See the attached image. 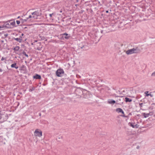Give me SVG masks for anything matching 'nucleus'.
<instances>
[{"mask_svg":"<svg viewBox=\"0 0 155 155\" xmlns=\"http://www.w3.org/2000/svg\"><path fill=\"white\" fill-rule=\"evenodd\" d=\"M39 16V12L35 11L31 13L28 15L26 18H21L20 19L21 22L22 24H25L27 22H32L34 21L35 19L38 18Z\"/></svg>","mask_w":155,"mask_h":155,"instance_id":"1","label":"nucleus"},{"mask_svg":"<svg viewBox=\"0 0 155 155\" xmlns=\"http://www.w3.org/2000/svg\"><path fill=\"white\" fill-rule=\"evenodd\" d=\"M141 49L138 47H135L129 49L124 51L127 55L131 54H137L141 51Z\"/></svg>","mask_w":155,"mask_h":155,"instance_id":"2","label":"nucleus"},{"mask_svg":"<svg viewBox=\"0 0 155 155\" xmlns=\"http://www.w3.org/2000/svg\"><path fill=\"white\" fill-rule=\"evenodd\" d=\"M34 135L36 137H41L42 136L41 131L39 129H36L34 132Z\"/></svg>","mask_w":155,"mask_h":155,"instance_id":"3","label":"nucleus"},{"mask_svg":"<svg viewBox=\"0 0 155 155\" xmlns=\"http://www.w3.org/2000/svg\"><path fill=\"white\" fill-rule=\"evenodd\" d=\"M1 23L3 24L4 29L5 28H12L9 21L6 22H2Z\"/></svg>","mask_w":155,"mask_h":155,"instance_id":"4","label":"nucleus"},{"mask_svg":"<svg viewBox=\"0 0 155 155\" xmlns=\"http://www.w3.org/2000/svg\"><path fill=\"white\" fill-rule=\"evenodd\" d=\"M64 73V71L63 69H58L56 72V75L58 77H61Z\"/></svg>","mask_w":155,"mask_h":155,"instance_id":"5","label":"nucleus"},{"mask_svg":"<svg viewBox=\"0 0 155 155\" xmlns=\"http://www.w3.org/2000/svg\"><path fill=\"white\" fill-rule=\"evenodd\" d=\"M129 125L133 128H137L139 127V125L137 124H135V123H133L132 122H129Z\"/></svg>","mask_w":155,"mask_h":155,"instance_id":"6","label":"nucleus"},{"mask_svg":"<svg viewBox=\"0 0 155 155\" xmlns=\"http://www.w3.org/2000/svg\"><path fill=\"white\" fill-rule=\"evenodd\" d=\"M116 111L118 113H121L122 114V116L125 117L124 113L123 110L120 108H117L116 109Z\"/></svg>","mask_w":155,"mask_h":155,"instance_id":"7","label":"nucleus"},{"mask_svg":"<svg viewBox=\"0 0 155 155\" xmlns=\"http://www.w3.org/2000/svg\"><path fill=\"white\" fill-rule=\"evenodd\" d=\"M9 22L10 24V25L12 28H13L15 27V23L14 21V20H11L9 21Z\"/></svg>","mask_w":155,"mask_h":155,"instance_id":"8","label":"nucleus"},{"mask_svg":"<svg viewBox=\"0 0 155 155\" xmlns=\"http://www.w3.org/2000/svg\"><path fill=\"white\" fill-rule=\"evenodd\" d=\"M8 34L7 33L5 32H2L1 34V36L2 38H5L7 37Z\"/></svg>","mask_w":155,"mask_h":155,"instance_id":"9","label":"nucleus"},{"mask_svg":"<svg viewBox=\"0 0 155 155\" xmlns=\"http://www.w3.org/2000/svg\"><path fill=\"white\" fill-rule=\"evenodd\" d=\"M62 37L63 38H64L65 39H67L70 38L69 35L66 33H64L62 35Z\"/></svg>","mask_w":155,"mask_h":155,"instance_id":"10","label":"nucleus"},{"mask_svg":"<svg viewBox=\"0 0 155 155\" xmlns=\"http://www.w3.org/2000/svg\"><path fill=\"white\" fill-rule=\"evenodd\" d=\"M107 103L110 104H114L116 103V101L111 99H108L107 101Z\"/></svg>","mask_w":155,"mask_h":155,"instance_id":"11","label":"nucleus"},{"mask_svg":"<svg viewBox=\"0 0 155 155\" xmlns=\"http://www.w3.org/2000/svg\"><path fill=\"white\" fill-rule=\"evenodd\" d=\"M148 91H146L145 92L144 94H146V95L147 96H150L151 97H152L153 96V95L151 94V93H148Z\"/></svg>","mask_w":155,"mask_h":155,"instance_id":"12","label":"nucleus"},{"mask_svg":"<svg viewBox=\"0 0 155 155\" xmlns=\"http://www.w3.org/2000/svg\"><path fill=\"white\" fill-rule=\"evenodd\" d=\"M143 115V117L145 118H146L147 117H148L149 115H150V114L149 113H143L142 114Z\"/></svg>","mask_w":155,"mask_h":155,"instance_id":"13","label":"nucleus"},{"mask_svg":"<svg viewBox=\"0 0 155 155\" xmlns=\"http://www.w3.org/2000/svg\"><path fill=\"white\" fill-rule=\"evenodd\" d=\"M33 78H35V79H41V76L40 75H39L38 74H36L34 76Z\"/></svg>","mask_w":155,"mask_h":155,"instance_id":"14","label":"nucleus"},{"mask_svg":"<svg viewBox=\"0 0 155 155\" xmlns=\"http://www.w3.org/2000/svg\"><path fill=\"white\" fill-rule=\"evenodd\" d=\"M19 46H16L14 48L13 50L16 53V52L18 51L19 49Z\"/></svg>","mask_w":155,"mask_h":155,"instance_id":"15","label":"nucleus"},{"mask_svg":"<svg viewBox=\"0 0 155 155\" xmlns=\"http://www.w3.org/2000/svg\"><path fill=\"white\" fill-rule=\"evenodd\" d=\"M92 41L93 42V44H96L99 42V40L94 39V40Z\"/></svg>","mask_w":155,"mask_h":155,"instance_id":"16","label":"nucleus"},{"mask_svg":"<svg viewBox=\"0 0 155 155\" xmlns=\"http://www.w3.org/2000/svg\"><path fill=\"white\" fill-rule=\"evenodd\" d=\"M125 101L126 102H130L132 101V100L131 99H129L128 97H125Z\"/></svg>","mask_w":155,"mask_h":155,"instance_id":"17","label":"nucleus"},{"mask_svg":"<svg viewBox=\"0 0 155 155\" xmlns=\"http://www.w3.org/2000/svg\"><path fill=\"white\" fill-rule=\"evenodd\" d=\"M11 67L12 68H15L16 69H17L18 68V67L16 66V63H14L12 64L11 65Z\"/></svg>","mask_w":155,"mask_h":155,"instance_id":"18","label":"nucleus"},{"mask_svg":"<svg viewBox=\"0 0 155 155\" xmlns=\"http://www.w3.org/2000/svg\"><path fill=\"white\" fill-rule=\"evenodd\" d=\"M1 22H0V30H2L4 29L3 24H2L1 23Z\"/></svg>","mask_w":155,"mask_h":155,"instance_id":"19","label":"nucleus"},{"mask_svg":"<svg viewBox=\"0 0 155 155\" xmlns=\"http://www.w3.org/2000/svg\"><path fill=\"white\" fill-rule=\"evenodd\" d=\"M23 54L26 56L27 57H28V55L26 53V52L25 51L23 52Z\"/></svg>","mask_w":155,"mask_h":155,"instance_id":"20","label":"nucleus"},{"mask_svg":"<svg viewBox=\"0 0 155 155\" xmlns=\"http://www.w3.org/2000/svg\"><path fill=\"white\" fill-rule=\"evenodd\" d=\"M151 75L152 77H155V72H153L152 74Z\"/></svg>","mask_w":155,"mask_h":155,"instance_id":"21","label":"nucleus"},{"mask_svg":"<svg viewBox=\"0 0 155 155\" xmlns=\"http://www.w3.org/2000/svg\"><path fill=\"white\" fill-rule=\"evenodd\" d=\"M16 22L17 24L18 25H19L20 23V21H18V20H17L16 21Z\"/></svg>","mask_w":155,"mask_h":155,"instance_id":"22","label":"nucleus"},{"mask_svg":"<svg viewBox=\"0 0 155 155\" xmlns=\"http://www.w3.org/2000/svg\"><path fill=\"white\" fill-rule=\"evenodd\" d=\"M17 40V41L19 42H21V39H16Z\"/></svg>","mask_w":155,"mask_h":155,"instance_id":"23","label":"nucleus"},{"mask_svg":"<svg viewBox=\"0 0 155 155\" xmlns=\"http://www.w3.org/2000/svg\"><path fill=\"white\" fill-rule=\"evenodd\" d=\"M53 14V13L50 14L49 16H50V17H51Z\"/></svg>","mask_w":155,"mask_h":155,"instance_id":"24","label":"nucleus"},{"mask_svg":"<svg viewBox=\"0 0 155 155\" xmlns=\"http://www.w3.org/2000/svg\"><path fill=\"white\" fill-rule=\"evenodd\" d=\"M140 107H142V105H143V103H140Z\"/></svg>","mask_w":155,"mask_h":155,"instance_id":"25","label":"nucleus"},{"mask_svg":"<svg viewBox=\"0 0 155 155\" xmlns=\"http://www.w3.org/2000/svg\"><path fill=\"white\" fill-rule=\"evenodd\" d=\"M140 148V147L139 146H137V149H139Z\"/></svg>","mask_w":155,"mask_h":155,"instance_id":"26","label":"nucleus"},{"mask_svg":"<svg viewBox=\"0 0 155 155\" xmlns=\"http://www.w3.org/2000/svg\"><path fill=\"white\" fill-rule=\"evenodd\" d=\"M106 12L107 13H108V11H106Z\"/></svg>","mask_w":155,"mask_h":155,"instance_id":"27","label":"nucleus"},{"mask_svg":"<svg viewBox=\"0 0 155 155\" xmlns=\"http://www.w3.org/2000/svg\"><path fill=\"white\" fill-rule=\"evenodd\" d=\"M62 138V137H61L60 138H61V139ZM58 139H60V138H59H59H58Z\"/></svg>","mask_w":155,"mask_h":155,"instance_id":"28","label":"nucleus"},{"mask_svg":"<svg viewBox=\"0 0 155 155\" xmlns=\"http://www.w3.org/2000/svg\"><path fill=\"white\" fill-rule=\"evenodd\" d=\"M2 41V43L4 42V41H3V40H2V41Z\"/></svg>","mask_w":155,"mask_h":155,"instance_id":"29","label":"nucleus"},{"mask_svg":"<svg viewBox=\"0 0 155 155\" xmlns=\"http://www.w3.org/2000/svg\"><path fill=\"white\" fill-rule=\"evenodd\" d=\"M20 16H18V17L17 18H20Z\"/></svg>","mask_w":155,"mask_h":155,"instance_id":"30","label":"nucleus"},{"mask_svg":"<svg viewBox=\"0 0 155 155\" xmlns=\"http://www.w3.org/2000/svg\"><path fill=\"white\" fill-rule=\"evenodd\" d=\"M35 41V42H37V41L36 40V41Z\"/></svg>","mask_w":155,"mask_h":155,"instance_id":"31","label":"nucleus"},{"mask_svg":"<svg viewBox=\"0 0 155 155\" xmlns=\"http://www.w3.org/2000/svg\"><path fill=\"white\" fill-rule=\"evenodd\" d=\"M37 49H38V50H39V49L37 48Z\"/></svg>","mask_w":155,"mask_h":155,"instance_id":"32","label":"nucleus"}]
</instances>
